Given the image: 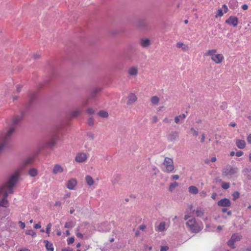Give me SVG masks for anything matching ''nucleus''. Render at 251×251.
I'll return each instance as SVG.
<instances>
[{"label":"nucleus","mask_w":251,"mask_h":251,"mask_svg":"<svg viewBox=\"0 0 251 251\" xmlns=\"http://www.w3.org/2000/svg\"><path fill=\"white\" fill-rule=\"evenodd\" d=\"M171 121V120L169 119L168 118H165V119H163V122L167 124H169L170 123Z\"/></svg>","instance_id":"6e6d98bb"},{"label":"nucleus","mask_w":251,"mask_h":251,"mask_svg":"<svg viewBox=\"0 0 251 251\" xmlns=\"http://www.w3.org/2000/svg\"><path fill=\"white\" fill-rule=\"evenodd\" d=\"M241 238L242 236L241 235L238 234H234L231 236L230 238L232 239V240H233L235 242L236 241H240Z\"/></svg>","instance_id":"c756f323"},{"label":"nucleus","mask_w":251,"mask_h":251,"mask_svg":"<svg viewBox=\"0 0 251 251\" xmlns=\"http://www.w3.org/2000/svg\"><path fill=\"white\" fill-rule=\"evenodd\" d=\"M242 9L244 10H246L248 9V6L247 4H243L242 6Z\"/></svg>","instance_id":"0e129e2a"},{"label":"nucleus","mask_w":251,"mask_h":251,"mask_svg":"<svg viewBox=\"0 0 251 251\" xmlns=\"http://www.w3.org/2000/svg\"><path fill=\"white\" fill-rule=\"evenodd\" d=\"M64 171V169L60 165L56 164L54 166L52 169V174L56 175L58 173H62Z\"/></svg>","instance_id":"a211bd4d"},{"label":"nucleus","mask_w":251,"mask_h":251,"mask_svg":"<svg viewBox=\"0 0 251 251\" xmlns=\"http://www.w3.org/2000/svg\"><path fill=\"white\" fill-rule=\"evenodd\" d=\"M158 230L163 231L165 230V222H161L158 226Z\"/></svg>","instance_id":"2f4dec72"},{"label":"nucleus","mask_w":251,"mask_h":251,"mask_svg":"<svg viewBox=\"0 0 251 251\" xmlns=\"http://www.w3.org/2000/svg\"><path fill=\"white\" fill-rule=\"evenodd\" d=\"M223 8L224 9L225 13H226L227 12V11H228L227 6L226 4H224L223 5Z\"/></svg>","instance_id":"e2e57ef3"},{"label":"nucleus","mask_w":251,"mask_h":251,"mask_svg":"<svg viewBox=\"0 0 251 251\" xmlns=\"http://www.w3.org/2000/svg\"><path fill=\"white\" fill-rule=\"evenodd\" d=\"M188 192L192 194H197L199 193L198 189L195 186H191L188 188Z\"/></svg>","instance_id":"a878e982"},{"label":"nucleus","mask_w":251,"mask_h":251,"mask_svg":"<svg viewBox=\"0 0 251 251\" xmlns=\"http://www.w3.org/2000/svg\"><path fill=\"white\" fill-rule=\"evenodd\" d=\"M139 44L143 48H148L151 46V42L148 38H142L140 39Z\"/></svg>","instance_id":"2eb2a0df"},{"label":"nucleus","mask_w":251,"mask_h":251,"mask_svg":"<svg viewBox=\"0 0 251 251\" xmlns=\"http://www.w3.org/2000/svg\"><path fill=\"white\" fill-rule=\"evenodd\" d=\"M236 145L238 148L243 149L246 146V142L244 140L237 139L236 141Z\"/></svg>","instance_id":"6ab92c4d"},{"label":"nucleus","mask_w":251,"mask_h":251,"mask_svg":"<svg viewBox=\"0 0 251 251\" xmlns=\"http://www.w3.org/2000/svg\"><path fill=\"white\" fill-rule=\"evenodd\" d=\"M74 224L72 221H70L68 222H66L65 224V228H71L74 226Z\"/></svg>","instance_id":"f704fd0d"},{"label":"nucleus","mask_w":251,"mask_h":251,"mask_svg":"<svg viewBox=\"0 0 251 251\" xmlns=\"http://www.w3.org/2000/svg\"><path fill=\"white\" fill-rule=\"evenodd\" d=\"M217 51L216 49L208 50L204 55L211 57V60L216 64H220L224 60V57L222 54H216Z\"/></svg>","instance_id":"f03ea898"},{"label":"nucleus","mask_w":251,"mask_h":251,"mask_svg":"<svg viewBox=\"0 0 251 251\" xmlns=\"http://www.w3.org/2000/svg\"><path fill=\"white\" fill-rule=\"evenodd\" d=\"M159 98L156 96H152L151 98V102L153 105H157L159 102Z\"/></svg>","instance_id":"393cba45"},{"label":"nucleus","mask_w":251,"mask_h":251,"mask_svg":"<svg viewBox=\"0 0 251 251\" xmlns=\"http://www.w3.org/2000/svg\"><path fill=\"white\" fill-rule=\"evenodd\" d=\"M179 132L176 131H172L167 135V139L170 142H174L178 140Z\"/></svg>","instance_id":"9d476101"},{"label":"nucleus","mask_w":251,"mask_h":251,"mask_svg":"<svg viewBox=\"0 0 251 251\" xmlns=\"http://www.w3.org/2000/svg\"><path fill=\"white\" fill-rule=\"evenodd\" d=\"M101 89L99 88H96L93 90L90 94V97L92 98H94L100 92Z\"/></svg>","instance_id":"bb28decb"},{"label":"nucleus","mask_w":251,"mask_h":251,"mask_svg":"<svg viewBox=\"0 0 251 251\" xmlns=\"http://www.w3.org/2000/svg\"><path fill=\"white\" fill-rule=\"evenodd\" d=\"M28 174L32 177H35L38 175L37 170L35 168H30L28 171Z\"/></svg>","instance_id":"cd10ccee"},{"label":"nucleus","mask_w":251,"mask_h":251,"mask_svg":"<svg viewBox=\"0 0 251 251\" xmlns=\"http://www.w3.org/2000/svg\"><path fill=\"white\" fill-rule=\"evenodd\" d=\"M169 250V247L167 246H161L160 251H167Z\"/></svg>","instance_id":"de8ad7c7"},{"label":"nucleus","mask_w":251,"mask_h":251,"mask_svg":"<svg viewBox=\"0 0 251 251\" xmlns=\"http://www.w3.org/2000/svg\"><path fill=\"white\" fill-rule=\"evenodd\" d=\"M247 141L249 144H251V134L247 137Z\"/></svg>","instance_id":"774afa93"},{"label":"nucleus","mask_w":251,"mask_h":251,"mask_svg":"<svg viewBox=\"0 0 251 251\" xmlns=\"http://www.w3.org/2000/svg\"><path fill=\"white\" fill-rule=\"evenodd\" d=\"M178 184L176 182H174L171 184H170L169 186V190L170 191H172L176 187L178 186Z\"/></svg>","instance_id":"72a5a7b5"},{"label":"nucleus","mask_w":251,"mask_h":251,"mask_svg":"<svg viewBox=\"0 0 251 251\" xmlns=\"http://www.w3.org/2000/svg\"><path fill=\"white\" fill-rule=\"evenodd\" d=\"M127 73L129 76L132 77H136L138 73V69L137 67L134 66L130 67L127 71Z\"/></svg>","instance_id":"9b49d317"},{"label":"nucleus","mask_w":251,"mask_h":251,"mask_svg":"<svg viewBox=\"0 0 251 251\" xmlns=\"http://www.w3.org/2000/svg\"><path fill=\"white\" fill-rule=\"evenodd\" d=\"M33 162V159L32 158H28L26 159L24 162V166H26L31 165Z\"/></svg>","instance_id":"473e14b6"},{"label":"nucleus","mask_w":251,"mask_h":251,"mask_svg":"<svg viewBox=\"0 0 251 251\" xmlns=\"http://www.w3.org/2000/svg\"><path fill=\"white\" fill-rule=\"evenodd\" d=\"M196 214L198 217H201L204 214V211L201 207H198L196 211Z\"/></svg>","instance_id":"7c9ffc66"},{"label":"nucleus","mask_w":251,"mask_h":251,"mask_svg":"<svg viewBox=\"0 0 251 251\" xmlns=\"http://www.w3.org/2000/svg\"><path fill=\"white\" fill-rule=\"evenodd\" d=\"M231 204L230 201L227 198L222 199L217 202L218 205L222 207H229L231 206Z\"/></svg>","instance_id":"4468645a"},{"label":"nucleus","mask_w":251,"mask_h":251,"mask_svg":"<svg viewBox=\"0 0 251 251\" xmlns=\"http://www.w3.org/2000/svg\"><path fill=\"white\" fill-rule=\"evenodd\" d=\"M98 115L101 118H107L109 116V114L105 110H100L98 112Z\"/></svg>","instance_id":"5701e85b"},{"label":"nucleus","mask_w":251,"mask_h":251,"mask_svg":"<svg viewBox=\"0 0 251 251\" xmlns=\"http://www.w3.org/2000/svg\"><path fill=\"white\" fill-rule=\"evenodd\" d=\"M87 112L90 114H94L95 113V111L92 108H89L87 110Z\"/></svg>","instance_id":"a18cd8bd"},{"label":"nucleus","mask_w":251,"mask_h":251,"mask_svg":"<svg viewBox=\"0 0 251 251\" xmlns=\"http://www.w3.org/2000/svg\"><path fill=\"white\" fill-rule=\"evenodd\" d=\"M18 175L14 174L12 175L9 179L7 184H4L6 185V188H13L18 181Z\"/></svg>","instance_id":"0eeeda50"},{"label":"nucleus","mask_w":251,"mask_h":251,"mask_svg":"<svg viewBox=\"0 0 251 251\" xmlns=\"http://www.w3.org/2000/svg\"><path fill=\"white\" fill-rule=\"evenodd\" d=\"M186 225L189 227L190 230L193 233H198L201 230V228L197 224L195 219L188 220Z\"/></svg>","instance_id":"20e7f679"},{"label":"nucleus","mask_w":251,"mask_h":251,"mask_svg":"<svg viewBox=\"0 0 251 251\" xmlns=\"http://www.w3.org/2000/svg\"><path fill=\"white\" fill-rule=\"evenodd\" d=\"M81 113V111L80 110H75L73 111L71 113V116L73 117H76L78 116L80 113Z\"/></svg>","instance_id":"e433bc0d"},{"label":"nucleus","mask_w":251,"mask_h":251,"mask_svg":"<svg viewBox=\"0 0 251 251\" xmlns=\"http://www.w3.org/2000/svg\"><path fill=\"white\" fill-rule=\"evenodd\" d=\"M158 121V118L156 116H154L152 117V123H156Z\"/></svg>","instance_id":"4d7b16f0"},{"label":"nucleus","mask_w":251,"mask_h":251,"mask_svg":"<svg viewBox=\"0 0 251 251\" xmlns=\"http://www.w3.org/2000/svg\"><path fill=\"white\" fill-rule=\"evenodd\" d=\"M238 169L237 167H233L230 165H227L222 170V175L223 176H226L234 175L238 173Z\"/></svg>","instance_id":"39448f33"},{"label":"nucleus","mask_w":251,"mask_h":251,"mask_svg":"<svg viewBox=\"0 0 251 251\" xmlns=\"http://www.w3.org/2000/svg\"><path fill=\"white\" fill-rule=\"evenodd\" d=\"M77 184V181L75 178L69 180L66 184V187L70 190H73Z\"/></svg>","instance_id":"dca6fc26"},{"label":"nucleus","mask_w":251,"mask_h":251,"mask_svg":"<svg viewBox=\"0 0 251 251\" xmlns=\"http://www.w3.org/2000/svg\"><path fill=\"white\" fill-rule=\"evenodd\" d=\"M200 195L201 197L204 198V197H206V192L203 191L200 193Z\"/></svg>","instance_id":"864d4df0"},{"label":"nucleus","mask_w":251,"mask_h":251,"mask_svg":"<svg viewBox=\"0 0 251 251\" xmlns=\"http://www.w3.org/2000/svg\"><path fill=\"white\" fill-rule=\"evenodd\" d=\"M171 178L173 179L177 180L179 178V176L178 175H175L172 176H171Z\"/></svg>","instance_id":"bf43d9fd"},{"label":"nucleus","mask_w":251,"mask_h":251,"mask_svg":"<svg viewBox=\"0 0 251 251\" xmlns=\"http://www.w3.org/2000/svg\"><path fill=\"white\" fill-rule=\"evenodd\" d=\"M6 185H3L0 187V196L3 194V198L0 201V206L7 207L8 206V201L7 200L8 193L6 191Z\"/></svg>","instance_id":"7ed1b4c3"},{"label":"nucleus","mask_w":251,"mask_h":251,"mask_svg":"<svg viewBox=\"0 0 251 251\" xmlns=\"http://www.w3.org/2000/svg\"><path fill=\"white\" fill-rule=\"evenodd\" d=\"M190 131L192 133L193 135L194 136H197L199 135V132L198 130H196L194 127H191L190 128Z\"/></svg>","instance_id":"4c0bfd02"},{"label":"nucleus","mask_w":251,"mask_h":251,"mask_svg":"<svg viewBox=\"0 0 251 251\" xmlns=\"http://www.w3.org/2000/svg\"><path fill=\"white\" fill-rule=\"evenodd\" d=\"M176 46L178 48H181L183 51H186L189 50V47L188 45L184 44L182 42H178Z\"/></svg>","instance_id":"4be33fe9"},{"label":"nucleus","mask_w":251,"mask_h":251,"mask_svg":"<svg viewBox=\"0 0 251 251\" xmlns=\"http://www.w3.org/2000/svg\"><path fill=\"white\" fill-rule=\"evenodd\" d=\"M238 4L236 0H231L229 2V7L233 9L236 8Z\"/></svg>","instance_id":"c85d7f7f"},{"label":"nucleus","mask_w":251,"mask_h":251,"mask_svg":"<svg viewBox=\"0 0 251 251\" xmlns=\"http://www.w3.org/2000/svg\"><path fill=\"white\" fill-rule=\"evenodd\" d=\"M51 224L50 223H49L47 226L46 227V233L48 234L50 233V229L51 228Z\"/></svg>","instance_id":"49530a36"},{"label":"nucleus","mask_w":251,"mask_h":251,"mask_svg":"<svg viewBox=\"0 0 251 251\" xmlns=\"http://www.w3.org/2000/svg\"><path fill=\"white\" fill-rule=\"evenodd\" d=\"M226 23L232 25L234 27L237 26L238 24V19L237 17L230 16L226 21Z\"/></svg>","instance_id":"ddd939ff"},{"label":"nucleus","mask_w":251,"mask_h":251,"mask_svg":"<svg viewBox=\"0 0 251 251\" xmlns=\"http://www.w3.org/2000/svg\"><path fill=\"white\" fill-rule=\"evenodd\" d=\"M137 100V97L133 93H130L127 97V105H131Z\"/></svg>","instance_id":"1a4fd4ad"},{"label":"nucleus","mask_w":251,"mask_h":251,"mask_svg":"<svg viewBox=\"0 0 251 251\" xmlns=\"http://www.w3.org/2000/svg\"><path fill=\"white\" fill-rule=\"evenodd\" d=\"M26 234L30 235L32 237H34L36 236V233L33 230H29L26 231Z\"/></svg>","instance_id":"a19ab883"},{"label":"nucleus","mask_w":251,"mask_h":251,"mask_svg":"<svg viewBox=\"0 0 251 251\" xmlns=\"http://www.w3.org/2000/svg\"><path fill=\"white\" fill-rule=\"evenodd\" d=\"M88 137L91 140H94L95 136L94 134L92 132H88L87 134Z\"/></svg>","instance_id":"c03bdc74"},{"label":"nucleus","mask_w":251,"mask_h":251,"mask_svg":"<svg viewBox=\"0 0 251 251\" xmlns=\"http://www.w3.org/2000/svg\"><path fill=\"white\" fill-rule=\"evenodd\" d=\"M87 124L90 126H93L94 124V122L93 118L91 117L88 119Z\"/></svg>","instance_id":"79ce46f5"},{"label":"nucleus","mask_w":251,"mask_h":251,"mask_svg":"<svg viewBox=\"0 0 251 251\" xmlns=\"http://www.w3.org/2000/svg\"><path fill=\"white\" fill-rule=\"evenodd\" d=\"M235 242L232 240V239H230V240L227 242V245L229 247H230L231 248L234 249L235 248V247L234 246Z\"/></svg>","instance_id":"58836bf2"},{"label":"nucleus","mask_w":251,"mask_h":251,"mask_svg":"<svg viewBox=\"0 0 251 251\" xmlns=\"http://www.w3.org/2000/svg\"><path fill=\"white\" fill-rule=\"evenodd\" d=\"M44 243H45V246L48 251H53V246L51 243L49 242L48 240H45Z\"/></svg>","instance_id":"b1692460"},{"label":"nucleus","mask_w":251,"mask_h":251,"mask_svg":"<svg viewBox=\"0 0 251 251\" xmlns=\"http://www.w3.org/2000/svg\"><path fill=\"white\" fill-rule=\"evenodd\" d=\"M224 13L223 12V10L221 9H219L217 10V12L216 15V17H222Z\"/></svg>","instance_id":"37998d69"},{"label":"nucleus","mask_w":251,"mask_h":251,"mask_svg":"<svg viewBox=\"0 0 251 251\" xmlns=\"http://www.w3.org/2000/svg\"><path fill=\"white\" fill-rule=\"evenodd\" d=\"M87 159V155L83 152H79L76 154L75 157V161L78 163L85 162Z\"/></svg>","instance_id":"f8f14e48"},{"label":"nucleus","mask_w":251,"mask_h":251,"mask_svg":"<svg viewBox=\"0 0 251 251\" xmlns=\"http://www.w3.org/2000/svg\"><path fill=\"white\" fill-rule=\"evenodd\" d=\"M243 153L242 151H239L236 152V155L238 157H240L243 155Z\"/></svg>","instance_id":"8fccbe9b"},{"label":"nucleus","mask_w":251,"mask_h":251,"mask_svg":"<svg viewBox=\"0 0 251 251\" xmlns=\"http://www.w3.org/2000/svg\"><path fill=\"white\" fill-rule=\"evenodd\" d=\"M76 235L77 237L79 238L80 239H82L83 238V234L80 232H77L76 233Z\"/></svg>","instance_id":"5fc2aeb1"},{"label":"nucleus","mask_w":251,"mask_h":251,"mask_svg":"<svg viewBox=\"0 0 251 251\" xmlns=\"http://www.w3.org/2000/svg\"><path fill=\"white\" fill-rule=\"evenodd\" d=\"M239 193L238 191H235L232 194L233 196V200L235 201L236 199H238L239 197Z\"/></svg>","instance_id":"ea45409f"},{"label":"nucleus","mask_w":251,"mask_h":251,"mask_svg":"<svg viewBox=\"0 0 251 251\" xmlns=\"http://www.w3.org/2000/svg\"><path fill=\"white\" fill-rule=\"evenodd\" d=\"M23 87V86L21 85H18L16 87V91L18 93H19Z\"/></svg>","instance_id":"3c124183"},{"label":"nucleus","mask_w":251,"mask_h":251,"mask_svg":"<svg viewBox=\"0 0 251 251\" xmlns=\"http://www.w3.org/2000/svg\"><path fill=\"white\" fill-rule=\"evenodd\" d=\"M19 224H20V225L22 229H23V228H24L25 227V223H23V222H21V221H20V222H19Z\"/></svg>","instance_id":"680f3d73"},{"label":"nucleus","mask_w":251,"mask_h":251,"mask_svg":"<svg viewBox=\"0 0 251 251\" xmlns=\"http://www.w3.org/2000/svg\"><path fill=\"white\" fill-rule=\"evenodd\" d=\"M54 205L55 206H59L60 207L61 205V203L60 201H57L55 202Z\"/></svg>","instance_id":"338daca9"},{"label":"nucleus","mask_w":251,"mask_h":251,"mask_svg":"<svg viewBox=\"0 0 251 251\" xmlns=\"http://www.w3.org/2000/svg\"><path fill=\"white\" fill-rule=\"evenodd\" d=\"M28 105H31L36 100V94L35 92H30L28 95Z\"/></svg>","instance_id":"f3484780"},{"label":"nucleus","mask_w":251,"mask_h":251,"mask_svg":"<svg viewBox=\"0 0 251 251\" xmlns=\"http://www.w3.org/2000/svg\"><path fill=\"white\" fill-rule=\"evenodd\" d=\"M24 117V113H22L20 115H15L13 117L9 128L6 134L5 140L8 139L14 133L17 126L19 125Z\"/></svg>","instance_id":"f257e3e1"},{"label":"nucleus","mask_w":251,"mask_h":251,"mask_svg":"<svg viewBox=\"0 0 251 251\" xmlns=\"http://www.w3.org/2000/svg\"><path fill=\"white\" fill-rule=\"evenodd\" d=\"M134 48V47L133 45H129L127 47V49L129 50H133Z\"/></svg>","instance_id":"052dcab7"},{"label":"nucleus","mask_w":251,"mask_h":251,"mask_svg":"<svg viewBox=\"0 0 251 251\" xmlns=\"http://www.w3.org/2000/svg\"><path fill=\"white\" fill-rule=\"evenodd\" d=\"M85 181L87 185L89 186L93 185L95 183V181L92 177L89 175L85 176Z\"/></svg>","instance_id":"aec40b11"},{"label":"nucleus","mask_w":251,"mask_h":251,"mask_svg":"<svg viewBox=\"0 0 251 251\" xmlns=\"http://www.w3.org/2000/svg\"><path fill=\"white\" fill-rule=\"evenodd\" d=\"M146 228V226L144 225H142L139 226V229L144 230Z\"/></svg>","instance_id":"69168bd1"},{"label":"nucleus","mask_w":251,"mask_h":251,"mask_svg":"<svg viewBox=\"0 0 251 251\" xmlns=\"http://www.w3.org/2000/svg\"><path fill=\"white\" fill-rule=\"evenodd\" d=\"M75 239L74 237H71L68 240V244L70 245L74 242Z\"/></svg>","instance_id":"09e8293b"},{"label":"nucleus","mask_w":251,"mask_h":251,"mask_svg":"<svg viewBox=\"0 0 251 251\" xmlns=\"http://www.w3.org/2000/svg\"><path fill=\"white\" fill-rule=\"evenodd\" d=\"M57 137L54 136L52 138L50 139L48 142V146L50 148H52L56 144Z\"/></svg>","instance_id":"412c9836"},{"label":"nucleus","mask_w":251,"mask_h":251,"mask_svg":"<svg viewBox=\"0 0 251 251\" xmlns=\"http://www.w3.org/2000/svg\"><path fill=\"white\" fill-rule=\"evenodd\" d=\"M204 140H205V134H204V133H202L201 134V142L202 143L204 142Z\"/></svg>","instance_id":"13d9d810"},{"label":"nucleus","mask_w":251,"mask_h":251,"mask_svg":"<svg viewBox=\"0 0 251 251\" xmlns=\"http://www.w3.org/2000/svg\"><path fill=\"white\" fill-rule=\"evenodd\" d=\"M180 117L179 116H176L175 118V122L176 124H178L179 121H180Z\"/></svg>","instance_id":"603ef678"},{"label":"nucleus","mask_w":251,"mask_h":251,"mask_svg":"<svg viewBox=\"0 0 251 251\" xmlns=\"http://www.w3.org/2000/svg\"><path fill=\"white\" fill-rule=\"evenodd\" d=\"M173 164V160L172 159L169 157H166L165 158L163 164L166 166V172L167 173H171L174 170V166Z\"/></svg>","instance_id":"423d86ee"},{"label":"nucleus","mask_w":251,"mask_h":251,"mask_svg":"<svg viewBox=\"0 0 251 251\" xmlns=\"http://www.w3.org/2000/svg\"><path fill=\"white\" fill-rule=\"evenodd\" d=\"M149 26V24L147 20L145 19H139L137 23V28L142 29L145 30L148 28Z\"/></svg>","instance_id":"6e6552de"},{"label":"nucleus","mask_w":251,"mask_h":251,"mask_svg":"<svg viewBox=\"0 0 251 251\" xmlns=\"http://www.w3.org/2000/svg\"><path fill=\"white\" fill-rule=\"evenodd\" d=\"M221 187L223 189L226 190L229 187V183L228 182H224L222 183Z\"/></svg>","instance_id":"c9c22d12"}]
</instances>
